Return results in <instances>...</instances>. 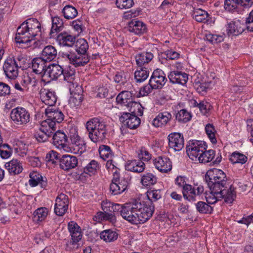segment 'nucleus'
Returning a JSON list of instances; mask_svg holds the SVG:
<instances>
[{
  "instance_id": "obj_1",
  "label": "nucleus",
  "mask_w": 253,
  "mask_h": 253,
  "mask_svg": "<svg viewBox=\"0 0 253 253\" xmlns=\"http://www.w3.org/2000/svg\"><path fill=\"white\" fill-rule=\"evenodd\" d=\"M112 212H120L122 217L134 224L144 223L151 217L154 206L147 205L140 199H134L124 205L113 204Z\"/></svg>"
},
{
  "instance_id": "obj_2",
  "label": "nucleus",
  "mask_w": 253,
  "mask_h": 253,
  "mask_svg": "<svg viewBox=\"0 0 253 253\" xmlns=\"http://www.w3.org/2000/svg\"><path fill=\"white\" fill-rule=\"evenodd\" d=\"M205 180L210 189L225 194V202L232 203L236 197L234 187L227 182V177L221 169H213L208 170L205 175Z\"/></svg>"
},
{
  "instance_id": "obj_3",
  "label": "nucleus",
  "mask_w": 253,
  "mask_h": 253,
  "mask_svg": "<svg viewBox=\"0 0 253 253\" xmlns=\"http://www.w3.org/2000/svg\"><path fill=\"white\" fill-rule=\"evenodd\" d=\"M41 24L37 19L30 18L23 22L17 28L15 41L19 44L28 43L34 39L40 31Z\"/></svg>"
},
{
  "instance_id": "obj_4",
  "label": "nucleus",
  "mask_w": 253,
  "mask_h": 253,
  "mask_svg": "<svg viewBox=\"0 0 253 253\" xmlns=\"http://www.w3.org/2000/svg\"><path fill=\"white\" fill-rule=\"evenodd\" d=\"M85 126L92 142H102L106 138L107 125L102 118L95 117L90 119L86 122Z\"/></svg>"
},
{
  "instance_id": "obj_5",
  "label": "nucleus",
  "mask_w": 253,
  "mask_h": 253,
  "mask_svg": "<svg viewBox=\"0 0 253 253\" xmlns=\"http://www.w3.org/2000/svg\"><path fill=\"white\" fill-rule=\"evenodd\" d=\"M45 114L47 119L42 122V126H48L50 128L56 127L57 125L61 123L64 118V115L61 111L53 107H48L45 109Z\"/></svg>"
},
{
  "instance_id": "obj_6",
  "label": "nucleus",
  "mask_w": 253,
  "mask_h": 253,
  "mask_svg": "<svg viewBox=\"0 0 253 253\" xmlns=\"http://www.w3.org/2000/svg\"><path fill=\"white\" fill-rule=\"evenodd\" d=\"M10 117L13 122L18 126L27 125L31 118L29 111L22 107H17L12 109Z\"/></svg>"
},
{
  "instance_id": "obj_7",
  "label": "nucleus",
  "mask_w": 253,
  "mask_h": 253,
  "mask_svg": "<svg viewBox=\"0 0 253 253\" xmlns=\"http://www.w3.org/2000/svg\"><path fill=\"white\" fill-rule=\"evenodd\" d=\"M206 143L202 141L193 140L186 146V153L189 158L193 161H198L203 151L206 149Z\"/></svg>"
},
{
  "instance_id": "obj_8",
  "label": "nucleus",
  "mask_w": 253,
  "mask_h": 253,
  "mask_svg": "<svg viewBox=\"0 0 253 253\" xmlns=\"http://www.w3.org/2000/svg\"><path fill=\"white\" fill-rule=\"evenodd\" d=\"M62 56L69 59L76 67L84 66L89 61V57L86 53H76L72 50L63 52Z\"/></svg>"
},
{
  "instance_id": "obj_9",
  "label": "nucleus",
  "mask_w": 253,
  "mask_h": 253,
  "mask_svg": "<svg viewBox=\"0 0 253 253\" xmlns=\"http://www.w3.org/2000/svg\"><path fill=\"white\" fill-rule=\"evenodd\" d=\"M167 81L166 75L161 69L155 70L150 78L149 84L152 89L162 88Z\"/></svg>"
},
{
  "instance_id": "obj_10",
  "label": "nucleus",
  "mask_w": 253,
  "mask_h": 253,
  "mask_svg": "<svg viewBox=\"0 0 253 253\" xmlns=\"http://www.w3.org/2000/svg\"><path fill=\"white\" fill-rule=\"evenodd\" d=\"M18 68L13 56L7 58L3 65V69L6 77L11 80L15 79L18 76Z\"/></svg>"
},
{
  "instance_id": "obj_11",
  "label": "nucleus",
  "mask_w": 253,
  "mask_h": 253,
  "mask_svg": "<svg viewBox=\"0 0 253 253\" xmlns=\"http://www.w3.org/2000/svg\"><path fill=\"white\" fill-rule=\"evenodd\" d=\"M70 139L71 143L69 146L68 152H71L73 153L81 155L86 150V145L84 141L76 133L71 135Z\"/></svg>"
},
{
  "instance_id": "obj_12",
  "label": "nucleus",
  "mask_w": 253,
  "mask_h": 253,
  "mask_svg": "<svg viewBox=\"0 0 253 253\" xmlns=\"http://www.w3.org/2000/svg\"><path fill=\"white\" fill-rule=\"evenodd\" d=\"M69 203V198L66 195L62 193L59 194L55 200V213L58 216H63L68 209Z\"/></svg>"
},
{
  "instance_id": "obj_13",
  "label": "nucleus",
  "mask_w": 253,
  "mask_h": 253,
  "mask_svg": "<svg viewBox=\"0 0 253 253\" xmlns=\"http://www.w3.org/2000/svg\"><path fill=\"white\" fill-rule=\"evenodd\" d=\"M204 192V187L200 185L194 187L189 184L182 191L184 198L189 202H195L196 197L201 195Z\"/></svg>"
},
{
  "instance_id": "obj_14",
  "label": "nucleus",
  "mask_w": 253,
  "mask_h": 253,
  "mask_svg": "<svg viewBox=\"0 0 253 253\" xmlns=\"http://www.w3.org/2000/svg\"><path fill=\"white\" fill-rule=\"evenodd\" d=\"M130 178L127 174L121 177L120 180L116 183H111L110 192L111 194L116 195L122 193L127 188Z\"/></svg>"
},
{
  "instance_id": "obj_15",
  "label": "nucleus",
  "mask_w": 253,
  "mask_h": 253,
  "mask_svg": "<svg viewBox=\"0 0 253 253\" xmlns=\"http://www.w3.org/2000/svg\"><path fill=\"white\" fill-rule=\"evenodd\" d=\"M52 139L53 144L56 148L68 152L69 149L68 137L64 132L61 130L57 131L54 134Z\"/></svg>"
},
{
  "instance_id": "obj_16",
  "label": "nucleus",
  "mask_w": 253,
  "mask_h": 253,
  "mask_svg": "<svg viewBox=\"0 0 253 253\" xmlns=\"http://www.w3.org/2000/svg\"><path fill=\"white\" fill-rule=\"evenodd\" d=\"M120 120L124 126H126L130 129H135L140 125L141 122L138 117L126 112L122 114Z\"/></svg>"
},
{
  "instance_id": "obj_17",
  "label": "nucleus",
  "mask_w": 253,
  "mask_h": 253,
  "mask_svg": "<svg viewBox=\"0 0 253 253\" xmlns=\"http://www.w3.org/2000/svg\"><path fill=\"white\" fill-rule=\"evenodd\" d=\"M48 63L42 57L35 58L32 60V68L33 72L36 74L40 75L43 80L47 70L48 65L47 64Z\"/></svg>"
},
{
  "instance_id": "obj_18",
  "label": "nucleus",
  "mask_w": 253,
  "mask_h": 253,
  "mask_svg": "<svg viewBox=\"0 0 253 253\" xmlns=\"http://www.w3.org/2000/svg\"><path fill=\"white\" fill-rule=\"evenodd\" d=\"M63 74V69L60 65L56 64H49L43 80L47 82L55 80Z\"/></svg>"
},
{
  "instance_id": "obj_19",
  "label": "nucleus",
  "mask_w": 253,
  "mask_h": 253,
  "mask_svg": "<svg viewBox=\"0 0 253 253\" xmlns=\"http://www.w3.org/2000/svg\"><path fill=\"white\" fill-rule=\"evenodd\" d=\"M169 146L175 151L181 150L184 147L183 135L177 132L170 133L168 136Z\"/></svg>"
},
{
  "instance_id": "obj_20",
  "label": "nucleus",
  "mask_w": 253,
  "mask_h": 253,
  "mask_svg": "<svg viewBox=\"0 0 253 253\" xmlns=\"http://www.w3.org/2000/svg\"><path fill=\"white\" fill-rule=\"evenodd\" d=\"M59 162L60 168L64 170L68 171L77 166L78 160L75 156L64 155L60 159Z\"/></svg>"
},
{
  "instance_id": "obj_21",
  "label": "nucleus",
  "mask_w": 253,
  "mask_h": 253,
  "mask_svg": "<svg viewBox=\"0 0 253 253\" xmlns=\"http://www.w3.org/2000/svg\"><path fill=\"white\" fill-rule=\"evenodd\" d=\"M40 94L42 102L49 107H53L56 103L57 97L55 91L43 88L41 90Z\"/></svg>"
},
{
  "instance_id": "obj_22",
  "label": "nucleus",
  "mask_w": 253,
  "mask_h": 253,
  "mask_svg": "<svg viewBox=\"0 0 253 253\" xmlns=\"http://www.w3.org/2000/svg\"><path fill=\"white\" fill-rule=\"evenodd\" d=\"M172 119V115L168 111L160 112L153 120L152 124L156 127L165 126Z\"/></svg>"
},
{
  "instance_id": "obj_23",
  "label": "nucleus",
  "mask_w": 253,
  "mask_h": 253,
  "mask_svg": "<svg viewBox=\"0 0 253 253\" xmlns=\"http://www.w3.org/2000/svg\"><path fill=\"white\" fill-rule=\"evenodd\" d=\"M155 168L160 171L166 173L172 169L171 162L169 159L165 157H158L154 160Z\"/></svg>"
},
{
  "instance_id": "obj_24",
  "label": "nucleus",
  "mask_w": 253,
  "mask_h": 253,
  "mask_svg": "<svg viewBox=\"0 0 253 253\" xmlns=\"http://www.w3.org/2000/svg\"><path fill=\"white\" fill-rule=\"evenodd\" d=\"M245 28V25L240 20L231 21L226 27L227 33L230 36H238L242 34Z\"/></svg>"
},
{
  "instance_id": "obj_25",
  "label": "nucleus",
  "mask_w": 253,
  "mask_h": 253,
  "mask_svg": "<svg viewBox=\"0 0 253 253\" xmlns=\"http://www.w3.org/2000/svg\"><path fill=\"white\" fill-rule=\"evenodd\" d=\"M127 30L135 35H142L146 32L147 27L142 21L133 20L128 23Z\"/></svg>"
},
{
  "instance_id": "obj_26",
  "label": "nucleus",
  "mask_w": 253,
  "mask_h": 253,
  "mask_svg": "<svg viewBox=\"0 0 253 253\" xmlns=\"http://www.w3.org/2000/svg\"><path fill=\"white\" fill-rule=\"evenodd\" d=\"M168 77L170 82L172 84L182 85L186 84L188 80V75L186 73L177 71L171 72Z\"/></svg>"
},
{
  "instance_id": "obj_27",
  "label": "nucleus",
  "mask_w": 253,
  "mask_h": 253,
  "mask_svg": "<svg viewBox=\"0 0 253 253\" xmlns=\"http://www.w3.org/2000/svg\"><path fill=\"white\" fill-rule=\"evenodd\" d=\"M145 169V164L140 160L128 161L126 165V169L128 171L140 173Z\"/></svg>"
},
{
  "instance_id": "obj_28",
  "label": "nucleus",
  "mask_w": 253,
  "mask_h": 253,
  "mask_svg": "<svg viewBox=\"0 0 253 253\" xmlns=\"http://www.w3.org/2000/svg\"><path fill=\"white\" fill-rule=\"evenodd\" d=\"M56 41L60 45L73 47L76 37L66 32H63L56 37Z\"/></svg>"
},
{
  "instance_id": "obj_29",
  "label": "nucleus",
  "mask_w": 253,
  "mask_h": 253,
  "mask_svg": "<svg viewBox=\"0 0 253 253\" xmlns=\"http://www.w3.org/2000/svg\"><path fill=\"white\" fill-rule=\"evenodd\" d=\"M116 102L122 106L127 107L132 101V93L130 91L123 90L116 97Z\"/></svg>"
},
{
  "instance_id": "obj_30",
  "label": "nucleus",
  "mask_w": 253,
  "mask_h": 253,
  "mask_svg": "<svg viewBox=\"0 0 253 253\" xmlns=\"http://www.w3.org/2000/svg\"><path fill=\"white\" fill-rule=\"evenodd\" d=\"M154 58V54L151 52H143L137 54L135 56V60L137 65L142 67L148 64Z\"/></svg>"
},
{
  "instance_id": "obj_31",
  "label": "nucleus",
  "mask_w": 253,
  "mask_h": 253,
  "mask_svg": "<svg viewBox=\"0 0 253 253\" xmlns=\"http://www.w3.org/2000/svg\"><path fill=\"white\" fill-rule=\"evenodd\" d=\"M29 184L32 186H36L39 184H41L42 188H44L47 185V182L44 180L40 173L36 171H33L30 173Z\"/></svg>"
},
{
  "instance_id": "obj_32",
  "label": "nucleus",
  "mask_w": 253,
  "mask_h": 253,
  "mask_svg": "<svg viewBox=\"0 0 253 253\" xmlns=\"http://www.w3.org/2000/svg\"><path fill=\"white\" fill-rule=\"evenodd\" d=\"M5 166L8 172L13 175L20 173L23 169L22 164L17 159H13L6 163Z\"/></svg>"
},
{
  "instance_id": "obj_33",
  "label": "nucleus",
  "mask_w": 253,
  "mask_h": 253,
  "mask_svg": "<svg viewBox=\"0 0 253 253\" xmlns=\"http://www.w3.org/2000/svg\"><path fill=\"white\" fill-rule=\"evenodd\" d=\"M57 54V50L53 46L47 45L42 50V57L48 62H49L56 58Z\"/></svg>"
},
{
  "instance_id": "obj_34",
  "label": "nucleus",
  "mask_w": 253,
  "mask_h": 253,
  "mask_svg": "<svg viewBox=\"0 0 253 253\" xmlns=\"http://www.w3.org/2000/svg\"><path fill=\"white\" fill-rule=\"evenodd\" d=\"M48 213V209L45 207H40L33 213V219L35 222L39 223L44 221Z\"/></svg>"
},
{
  "instance_id": "obj_35",
  "label": "nucleus",
  "mask_w": 253,
  "mask_h": 253,
  "mask_svg": "<svg viewBox=\"0 0 253 253\" xmlns=\"http://www.w3.org/2000/svg\"><path fill=\"white\" fill-rule=\"evenodd\" d=\"M210 190V194L206 197L207 202L209 205L214 204L216 203L217 201H220L223 199H224L225 201V194L216 191V192H215L212 189Z\"/></svg>"
},
{
  "instance_id": "obj_36",
  "label": "nucleus",
  "mask_w": 253,
  "mask_h": 253,
  "mask_svg": "<svg viewBox=\"0 0 253 253\" xmlns=\"http://www.w3.org/2000/svg\"><path fill=\"white\" fill-rule=\"evenodd\" d=\"M62 12L66 19H74L78 14L76 8L70 4H66L62 9Z\"/></svg>"
},
{
  "instance_id": "obj_37",
  "label": "nucleus",
  "mask_w": 253,
  "mask_h": 253,
  "mask_svg": "<svg viewBox=\"0 0 253 253\" xmlns=\"http://www.w3.org/2000/svg\"><path fill=\"white\" fill-rule=\"evenodd\" d=\"M68 228L72 238H82L81 229L77 223L72 221L69 222Z\"/></svg>"
},
{
  "instance_id": "obj_38",
  "label": "nucleus",
  "mask_w": 253,
  "mask_h": 253,
  "mask_svg": "<svg viewBox=\"0 0 253 253\" xmlns=\"http://www.w3.org/2000/svg\"><path fill=\"white\" fill-rule=\"evenodd\" d=\"M118 237V233L111 229L105 230L100 234V238L106 242H113L117 240Z\"/></svg>"
},
{
  "instance_id": "obj_39",
  "label": "nucleus",
  "mask_w": 253,
  "mask_h": 253,
  "mask_svg": "<svg viewBox=\"0 0 253 253\" xmlns=\"http://www.w3.org/2000/svg\"><path fill=\"white\" fill-rule=\"evenodd\" d=\"M157 178L153 173L148 172L141 176V182L144 186L148 187L154 185L157 183Z\"/></svg>"
},
{
  "instance_id": "obj_40",
  "label": "nucleus",
  "mask_w": 253,
  "mask_h": 253,
  "mask_svg": "<svg viewBox=\"0 0 253 253\" xmlns=\"http://www.w3.org/2000/svg\"><path fill=\"white\" fill-rule=\"evenodd\" d=\"M73 47L77 53H86L88 45L86 41L84 39H80L75 41Z\"/></svg>"
},
{
  "instance_id": "obj_41",
  "label": "nucleus",
  "mask_w": 253,
  "mask_h": 253,
  "mask_svg": "<svg viewBox=\"0 0 253 253\" xmlns=\"http://www.w3.org/2000/svg\"><path fill=\"white\" fill-rule=\"evenodd\" d=\"M98 152L100 158L104 161L112 159L113 156L112 151L110 147L107 145H102L100 146Z\"/></svg>"
},
{
  "instance_id": "obj_42",
  "label": "nucleus",
  "mask_w": 253,
  "mask_h": 253,
  "mask_svg": "<svg viewBox=\"0 0 253 253\" xmlns=\"http://www.w3.org/2000/svg\"><path fill=\"white\" fill-rule=\"evenodd\" d=\"M127 107L129 108L130 114H134L137 117L143 114V107L139 103L132 101Z\"/></svg>"
},
{
  "instance_id": "obj_43",
  "label": "nucleus",
  "mask_w": 253,
  "mask_h": 253,
  "mask_svg": "<svg viewBox=\"0 0 253 253\" xmlns=\"http://www.w3.org/2000/svg\"><path fill=\"white\" fill-rule=\"evenodd\" d=\"M195 206L197 211L201 214H210L213 210L210 205L203 201L198 202Z\"/></svg>"
},
{
  "instance_id": "obj_44",
  "label": "nucleus",
  "mask_w": 253,
  "mask_h": 253,
  "mask_svg": "<svg viewBox=\"0 0 253 253\" xmlns=\"http://www.w3.org/2000/svg\"><path fill=\"white\" fill-rule=\"evenodd\" d=\"M149 75V71L145 67H141L134 73V78L137 83H141L146 80Z\"/></svg>"
},
{
  "instance_id": "obj_45",
  "label": "nucleus",
  "mask_w": 253,
  "mask_h": 253,
  "mask_svg": "<svg viewBox=\"0 0 253 253\" xmlns=\"http://www.w3.org/2000/svg\"><path fill=\"white\" fill-rule=\"evenodd\" d=\"M193 16L198 22H206L209 16L208 12L201 8L195 9L193 11Z\"/></svg>"
},
{
  "instance_id": "obj_46",
  "label": "nucleus",
  "mask_w": 253,
  "mask_h": 253,
  "mask_svg": "<svg viewBox=\"0 0 253 253\" xmlns=\"http://www.w3.org/2000/svg\"><path fill=\"white\" fill-rule=\"evenodd\" d=\"M215 156V151L213 150H209L208 151L205 149L203 151V153L201 154L199 157L198 161L202 163H207L211 162Z\"/></svg>"
},
{
  "instance_id": "obj_47",
  "label": "nucleus",
  "mask_w": 253,
  "mask_h": 253,
  "mask_svg": "<svg viewBox=\"0 0 253 253\" xmlns=\"http://www.w3.org/2000/svg\"><path fill=\"white\" fill-rule=\"evenodd\" d=\"M99 168V163L95 160H92L84 168V171L85 173L92 175L97 172Z\"/></svg>"
},
{
  "instance_id": "obj_48",
  "label": "nucleus",
  "mask_w": 253,
  "mask_h": 253,
  "mask_svg": "<svg viewBox=\"0 0 253 253\" xmlns=\"http://www.w3.org/2000/svg\"><path fill=\"white\" fill-rule=\"evenodd\" d=\"M205 131L211 142L212 144H216L217 143L216 137L217 133L214 126L211 124L206 125L205 126Z\"/></svg>"
},
{
  "instance_id": "obj_49",
  "label": "nucleus",
  "mask_w": 253,
  "mask_h": 253,
  "mask_svg": "<svg viewBox=\"0 0 253 253\" xmlns=\"http://www.w3.org/2000/svg\"><path fill=\"white\" fill-rule=\"evenodd\" d=\"M114 81L116 83L125 85V89L126 88L129 90L132 87V84L129 82H127L124 73L120 72L117 73L114 77Z\"/></svg>"
},
{
  "instance_id": "obj_50",
  "label": "nucleus",
  "mask_w": 253,
  "mask_h": 253,
  "mask_svg": "<svg viewBox=\"0 0 253 253\" xmlns=\"http://www.w3.org/2000/svg\"><path fill=\"white\" fill-rule=\"evenodd\" d=\"M229 159L233 164L240 163L244 164L247 162L248 158L242 153L234 152L230 155Z\"/></svg>"
},
{
  "instance_id": "obj_51",
  "label": "nucleus",
  "mask_w": 253,
  "mask_h": 253,
  "mask_svg": "<svg viewBox=\"0 0 253 253\" xmlns=\"http://www.w3.org/2000/svg\"><path fill=\"white\" fill-rule=\"evenodd\" d=\"M63 22L58 17H55L52 19V26L50 32V38H54L58 31H60V28L62 27Z\"/></svg>"
},
{
  "instance_id": "obj_52",
  "label": "nucleus",
  "mask_w": 253,
  "mask_h": 253,
  "mask_svg": "<svg viewBox=\"0 0 253 253\" xmlns=\"http://www.w3.org/2000/svg\"><path fill=\"white\" fill-rule=\"evenodd\" d=\"M175 118L179 122L186 123L191 120V115L186 109H181L176 114Z\"/></svg>"
},
{
  "instance_id": "obj_53",
  "label": "nucleus",
  "mask_w": 253,
  "mask_h": 253,
  "mask_svg": "<svg viewBox=\"0 0 253 253\" xmlns=\"http://www.w3.org/2000/svg\"><path fill=\"white\" fill-rule=\"evenodd\" d=\"M162 192L160 189H150L147 192V196L151 202H156L162 198Z\"/></svg>"
},
{
  "instance_id": "obj_54",
  "label": "nucleus",
  "mask_w": 253,
  "mask_h": 253,
  "mask_svg": "<svg viewBox=\"0 0 253 253\" xmlns=\"http://www.w3.org/2000/svg\"><path fill=\"white\" fill-rule=\"evenodd\" d=\"M81 239L77 238H72L70 241H67L66 243V250L67 251H73L78 249L80 247L79 242Z\"/></svg>"
},
{
  "instance_id": "obj_55",
  "label": "nucleus",
  "mask_w": 253,
  "mask_h": 253,
  "mask_svg": "<svg viewBox=\"0 0 253 253\" xmlns=\"http://www.w3.org/2000/svg\"><path fill=\"white\" fill-rule=\"evenodd\" d=\"M45 160L48 164H56L60 160L59 155L55 151H50L46 154Z\"/></svg>"
},
{
  "instance_id": "obj_56",
  "label": "nucleus",
  "mask_w": 253,
  "mask_h": 253,
  "mask_svg": "<svg viewBox=\"0 0 253 253\" xmlns=\"http://www.w3.org/2000/svg\"><path fill=\"white\" fill-rule=\"evenodd\" d=\"M83 101V96L82 94L75 93L71 97L69 104L71 107L77 108L81 104Z\"/></svg>"
},
{
  "instance_id": "obj_57",
  "label": "nucleus",
  "mask_w": 253,
  "mask_h": 253,
  "mask_svg": "<svg viewBox=\"0 0 253 253\" xmlns=\"http://www.w3.org/2000/svg\"><path fill=\"white\" fill-rule=\"evenodd\" d=\"M206 37L207 41L212 44L220 43L223 41L224 40V37L222 35L216 34H208L206 35Z\"/></svg>"
},
{
  "instance_id": "obj_58",
  "label": "nucleus",
  "mask_w": 253,
  "mask_h": 253,
  "mask_svg": "<svg viewBox=\"0 0 253 253\" xmlns=\"http://www.w3.org/2000/svg\"><path fill=\"white\" fill-rule=\"evenodd\" d=\"M116 4L120 9H126L131 7L134 2L133 0H116Z\"/></svg>"
},
{
  "instance_id": "obj_59",
  "label": "nucleus",
  "mask_w": 253,
  "mask_h": 253,
  "mask_svg": "<svg viewBox=\"0 0 253 253\" xmlns=\"http://www.w3.org/2000/svg\"><path fill=\"white\" fill-rule=\"evenodd\" d=\"M11 151L7 144L3 143L0 146V156L3 159H7L10 157Z\"/></svg>"
},
{
  "instance_id": "obj_60",
  "label": "nucleus",
  "mask_w": 253,
  "mask_h": 253,
  "mask_svg": "<svg viewBox=\"0 0 253 253\" xmlns=\"http://www.w3.org/2000/svg\"><path fill=\"white\" fill-rule=\"evenodd\" d=\"M163 55L167 60H175L179 57L180 54L178 52L173 51L172 49H168L165 51Z\"/></svg>"
},
{
  "instance_id": "obj_61",
  "label": "nucleus",
  "mask_w": 253,
  "mask_h": 253,
  "mask_svg": "<svg viewBox=\"0 0 253 253\" xmlns=\"http://www.w3.org/2000/svg\"><path fill=\"white\" fill-rule=\"evenodd\" d=\"M238 5H239L238 0H225L224 2V8L229 11L235 10Z\"/></svg>"
},
{
  "instance_id": "obj_62",
  "label": "nucleus",
  "mask_w": 253,
  "mask_h": 253,
  "mask_svg": "<svg viewBox=\"0 0 253 253\" xmlns=\"http://www.w3.org/2000/svg\"><path fill=\"white\" fill-rule=\"evenodd\" d=\"M187 178L184 176H178L175 179V184L179 188H182V190L185 188L187 185H188L189 184H187Z\"/></svg>"
},
{
  "instance_id": "obj_63",
  "label": "nucleus",
  "mask_w": 253,
  "mask_h": 253,
  "mask_svg": "<svg viewBox=\"0 0 253 253\" xmlns=\"http://www.w3.org/2000/svg\"><path fill=\"white\" fill-rule=\"evenodd\" d=\"M138 158L145 161H148L151 159V154L145 147H141L138 153Z\"/></svg>"
},
{
  "instance_id": "obj_64",
  "label": "nucleus",
  "mask_w": 253,
  "mask_h": 253,
  "mask_svg": "<svg viewBox=\"0 0 253 253\" xmlns=\"http://www.w3.org/2000/svg\"><path fill=\"white\" fill-rule=\"evenodd\" d=\"M35 138L40 142H44L47 140V137L43 130H42V124L39 131L35 134Z\"/></svg>"
}]
</instances>
